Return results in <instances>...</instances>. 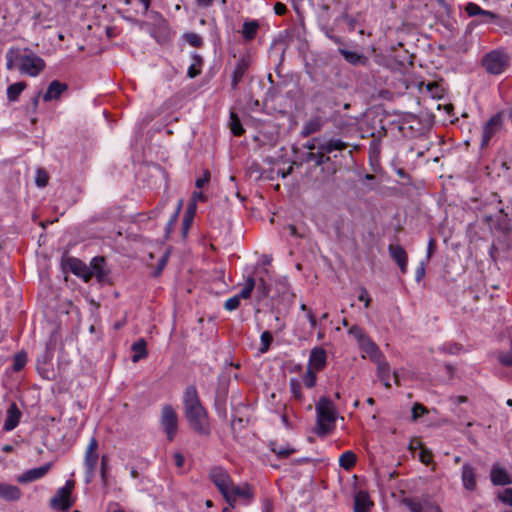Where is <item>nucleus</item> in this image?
I'll list each match as a JSON object with an SVG mask.
<instances>
[{
  "label": "nucleus",
  "instance_id": "obj_8",
  "mask_svg": "<svg viewBox=\"0 0 512 512\" xmlns=\"http://www.w3.org/2000/svg\"><path fill=\"white\" fill-rule=\"evenodd\" d=\"M482 64L487 72L498 75L502 73L507 66V56L500 51H492L484 56Z\"/></svg>",
  "mask_w": 512,
  "mask_h": 512
},
{
  "label": "nucleus",
  "instance_id": "obj_29",
  "mask_svg": "<svg viewBox=\"0 0 512 512\" xmlns=\"http://www.w3.org/2000/svg\"><path fill=\"white\" fill-rule=\"evenodd\" d=\"M21 492L17 486L0 483V497L6 500H17Z\"/></svg>",
  "mask_w": 512,
  "mask_h": 512
},
{
  "label": "nucleus",
  "instance_id": "obj_30",
  "mask_svg": "<svg viewBox=\"0 0 512 512\" xmlns=\"http://www.w3.org/2000/svg\"><path fill=\"white\" fill-rule=\"evenodd\" d=\"M339 53L344 57V59L348 63H350L352 65L365 64L367 61V58L364 55L359 54L357 52L348 51L346 49L339 48Z\"/></svg>",
  "mask_w": 512,
  "mask_h": 512
},
{
  "label": "nucleus",
  "instance_id": "obj_61",
  "mask_svg": "<svg viewBox=\"0 0 512 512\" xmlns=\"http://www.w3.org/2000/svg\"><path fill=\"white\" fill-rule=\"evenodd\" d=\"M175 465L177 467H182L184 465V456L181 453H176L174 455Z\"/></svg>",
  "mask_w": 512,
  "mask_h": 512
},
{
  "label": "nucleus",
  "instance_id": "obj_40",
  "mask_svg": "<svg viewBox=\"0 0 512 512\" xmlns=\"http://www.w3.org/2000/svg\"><path fill=\"white\" fill-rule=\"evenodd\" d=\"M258 23L256 21L245 22L243 24L242 34L245 40H252L258 30Z\"/></svg>",
  "mask_w": 512,
  "mask_h": 512
},
{
  "label": "nucleus",
  "instance_id": "obj_9",
  "mask_svg": "<svg viewBox=\"0 0 512 512\" xmlns=\"http://www.w3.org/2000/svg\"><path fill=\"white\" fill-rule=\"evenodd\" d=\"M209 479L217 487L218 491L222 494L223 497L225 494H227L233 483L228 471L220 466L211 468L209 472Z\"/></svg>",
  "mask_w": 512,
  "mask_h": 512
},
{
  "label": "nucleus",
  "instance_id": "obj_34",
  "mask_svg": "<svg viewBox=\"0 0 512 512\" xmlns=\"http://www.w3.org/2000/svg\"><path fill=\"white\" fill-rule=\"evenodd\" d=\"M26 88L25 82H16L7 88V98L11 102H15L18 100L20 94L23 92V90Z\"/></svg>",
  "mask_w": 512,
  "mask_h": 512
},
{
  "label": "nucleus",
  "instance_id": "obj_31",
  "mask_svg": "<svg viewBox=\"0 0 512 512\" xmlns=\"http://www.w3.org/2000/svg\"><path fill=\"white\" fill-rule=\"evenodd\" d=\"M465 11L470 17L477 16V15L485 16L489 19H495L497 17L496 14H494L493 12L483 10L479 5H477L473 2H469L466 5Z\"/></svg>",
  "mask_w": 512,
  "mask_h": 512
},
{
  "label": "nucleus",
  "instance_id": "obj_5",
  "mask_svg": "<svg viewBox=\"0 0 512 512\" xmlns=\"http://www.w3.org/2000/svg\"><path fill=\"white\" fill-rule=\"evenodd\" d=\"M505 113L500 111L493 115L484 125L482 131L481 148L489 145L490 140L499 133L504 126Z\"/></svg>",
  "mask_w": 512,
  "mask_h": 512
},
{
  "label": "nucleus",
  "instance_id": "obj_16",
  "mask_svg": "<svg viewBox=\"0 0 512 512\" xmlns=\"http://www.w3.org/2000/svg\"><path fill=\"white\" fill-rule=\"evenodd\" d=\"M51 467H52V463L49 462L43 466L27 470L26 472H24L23 474H21L18 477V482L28 483V482H33L35 480L41 479L48 473V471L51 469Z\"/></svg>",
  "mask_w": 512,
  "mask_h": 512
},
{
  "label": "nucleus",
  "instance_id": "obj_23",
  "mask_svg": "<svg viewBox=\"0 0 512 512\" xmlns=\"http://www.w3.org/2000/svg\"><path fill=\"white\" fill-rule=\"evenodd\" d=\"M377 365V377L383 383L386 388L391 387L390 375L391 368L389 363L386 361L385 356L374 362Z\"/></svg>",
  "mask_w": 512,
  "mask_h": 512
},
{
  "label": "nucleus",
  "instance_id": "obj_2",
  "mask_svg": "<svg viewBox=\"0 0 512 512\" xmlns=\"http://www.w3.org/2000/svg\"><path fill=\"white\" fill-rule=\"evenodd\" d=\"M45 68V61L30 51L25 49V53L21 54L20 64L18 65L19 72L31 77L38 76Z\"/></svg>",
  "mask_w": 512,
  "mask_h": 512
},
{
  "label": "nucleus",
  "instance_id": "obj_63",
  "mask_svg": "<svg viewBox=\"0 0 512 512\" xmlns=\"http://www.w3.org/2000/svg\"><path fill=\"white\" fill-rule=\"evenodd\" d=\"M292 166H290L287 170L278 171V175H280L282 178H286L289 174L292 173Z\"/></svg>",
  "mask_w": 512,
  "mask_h": 512
},
{
  "label": "nucleus",
  "instance_id": "obj_32",
  "mask_svg": "<svg viewBox=\"0 0 512 512\" xmlns=\"http://www.w3.org/2000/svg\"><path fill=\"white\" fill-rule=\"evenodd\" d=\"M6 68L12 70L15 68L16 63L20 64L21 53L19 48L11 47L5 55Z\"/></svg>",
  "mask_w": 512,
  "mask_h": 512
},
{
  "label": "nucleus",
  "instance_id": "obj_54",
  "mask_svg": "<svg viewBox=\"0 0 512 512\" xmlns=\"http://www.w3.org/2000/svg\"><path fill=\"white\" fill-rule=\"evenodd\" d=\"M461 350L460 345L454 343V344H447L443 346V351L449 353V354H456Z\"/></svg>",
  "mask_w": 512,
  "mask_h": 512
},
{
  "label": "nucleus",
  "instance_id": "obj_33",
  "mask_svg": "<svg viewBox=\"0 0 512 512\" xmlns=\"http://www.w3.org/2000/svg\"><path fill=\"white\" fill-rule=\"evenodd\" d=\"M364 350L373 362L378 361L384 357L378 346L368 338L364 340Z\"/></svg>",
  "mask_w": 512,
  "mask_h": 512
},
{
  "label": "nucleus",
  "instance_id": "obj_19",
  "mask_svg": "<svg viewBox=\"0 0 512 512\" xmlns=\"http://www.w3.org/2000/svg\"><path fill=\"white\" fill-rule=\"evenodd\" d=\"M21 415L22 413L17 407L16 403H11L6 412V419L3 425V429L5 431H12L15 429L19 424Z\"/></svg>",
  "mask_w": 512,
  "mask_h": 512
},
{
  "label": "nucleus",
  "instance_id": "obj_26",
  "mask_svg": "<svg viewBox=\"0 0 512 512\" xmlns=\"http://www.w3.org/2000/svg\"><path fill=\"white\" fill-rule=\"evenodd\" d=\"M372 502L369 499L368 494L359 492L354 498V511L355 512H368Z\"/></svg>",
  "mask_w": 512,
  "mask_h": 512
},
{
  "label": "nucleus",
  "instance_id": "obj_55",
  "mask_svg": "<svg viewBox=\"0 0 512 512\" xmlns=\"http://www.w3.org/2000/svg\"><path fill=\"white\" fill-rule=\"evenodd\" d=\"M424 276H425V267H424V263L421 262L415 271V279L417 282H420Z\"/></svg>",
  "mask_w": 512,
  "mask_h": 512
},
{
  "label": "nucleus",
  "instance_id": "obj_28",
  "mask_svg": "<svg viewBox=\"0 0 512 512\" xmlns=\"http://www.w3.org/2000/svg\"><path fill=\"white\" fill-rule=\"evenodd\" d=\"M147 344L143 338L138 339L136 342L132 344V351L134 352L132 356V361L134 363L138 362L141 359L147 357Z\"/></svg>",
  "mask_w": 512,
  "mask_h": 512
},
{
  "label": "nucleus",
  "instance_id": "obj_45",
  "mask_svg": "<svg viewBox=\"0 0 512 512\" xmlns=\"http://www.w3.org/2000/svg\"><path fill=\"white\" fill-rule=\"evenodd\" d=\"M27 362V356L25 353H18L14 356L13 370L18 372L22 370Z\"/></svg>",
  "mask_w": 512,
  "mask_h": 512
},
{
  "label": "nucleus",
  "instance_id": "obj_44",
  "mask_svg": "<svg viewBox=\"0 0 512 512\" xmlns=\"http://www.w3.org/2000/svg\"><path fill=\"white\" fill-rule=\"evenodd\" d=\"M260 339H261L260 352L265 353L269 350L270 345L272 343V340H273L272 334L269 331H264L261 334Z\"/></svg>",
  "mask_w": 512,
  "mask_h": 512
},
{
  "label": "nucleus",
  "instance_id": "obj_14",
  "mask_svg": "<svg viewBox=\"0 0 512 512\" xmlns=\"http://www.w3.org/2000/svg\"><path fill=\"white\" fill-rule=\"evenodd\" d=\"M326 361V351L321 347H315L311 350L307 368L315 371H321L325 368Z\"/></svg>",
  "mask_w": 512,
  "mask_h": 512
},
{
  "label": "nucleus",
  "instance_id": "obj_1",
  "mask_svg": "<svg viewBox=\"0 0 512 512\" xmlns=\"http://www.w3.org/2000/svg\"><path fill=\"white\" fill-rule=\"evenodd\" d=\"M317 422L314 428V433L319 437L329 435L335 429V422L337 419V410L332 402L327 397H321L315 406Z\"/></svg>",
  "mask_w": 512,
  "mask_h": 512
},
{
  "label": "nucleus",
  "instance_id": "obj_12",
  "mask_svg": "<svg viewBox=\"0 0 512 512\" xmlns=\"http://www.w3.org/2000/svg\"><path fill=\"white\" fill-rule=\"evenodd\" d=\"M91 278L95 277L97 282L103 284L109 281L110 269L107 267L103 256H96L90 262Z\"/></svg>",
  "mask_w": 512,
  "mask_h": 512
},
{
  "label": "nucleus",
  "instance_id": "obj_24",
  "mask_svg": "<svg viewBox=\"0 0 512 512\" xmlns=\"http://www.w3.org/2000/svg\"><path fill=\"white\" fill-rule=\"evenodd\" d=\"M490 478H491V482L494 485L505 486V485H509L512 483V480H511L510 476L508 475V473L498 465H494L492 467L491 473H490Z\"/></svg>",
  "mask_w": 512,
  "mask_h": 512
},
{
  "label": "nucleus",
  "instance_id": "obj_38",
  "mask_svg": "<svg viewBox=\"0 0 512 512\" xmlns=\"http://www.w3.org/2000/svg\"><path fill=\"white\" fill-rule=\"evenodd\" d=\"M230 130L234 136H241L244 133V128L240 122L239 117L235 112H231L230 114V122H229Z\"/></svg>",
  "mask_w": 512,
  "mask_h": 512
},
{
  "label": "nucleus",
  "instance_id": "obj_27",
  "mask_svg": "<svg viewBox=\"0 0 512 512\" xmlns=\"http://www.w3.org/2000/svg\"><path fill=\"white\" fill-rule=\"evenodd\" d=\"M261 273L263 274V276L259 277L257 280H256V291H257V294L260 295V298H264V297H267L270 293V284L268 283V281L266 280L265 277H268L269 276V270L264 268Z\"/></svg>",
  "mask_w": 512,
  "mask_h": 512
},
{
  "label": "nucleus",
  "instance_id": "obj_18",
  "mask_svg": "<svg viewBox=\"0 0 512 512\" xmlns=\"http://www.w3.org/2000/svg\"><path fill=\"white\" fill-rule=\"evenodd\" d=\"M183 404L185 413L193 411L196 408L202 407L195 386L191 385L186 388L183 397Z\"/></svg>",
  "mask_w": 512,
  "mask_h": 512
},
{
  "label": "nucleus",
  "instance_id": "obj_4",
  "mask_svg": "<svg viewBox=\"0 0 512 512\" xmlns=\"http://www.w3.org/2000/svg\"><path fill=\"white\" fill-rule=\"evenodd\" d=\"M191 428L198 434L208 436L211 432L208 415L205 408L199 407L185 413Z\"/></svg>",
  "mask_w": 512,
  "mask_h": 512
},
{
  "label": "nucleus",
  "instance_id": "obj_22",
  "mask_svg": "<svg viewBox=\"0 0 512 512\" xmlns=\"http://www.w3.org/2000/svg\"><path fill=\"white\" fill-rule=\"evenodd\" d=\"M404 504L407 506L410 512H442L439 506L430 502L421 503L416 500L405 499Z\"/></svg>",
  "mask_w": 512,
  "mask_h": 512
},
{
  "label": "nucleus",
  "instance_id": "obj_42",
  "mask_svg": "<svg viewBox=\"0 0 512 512\" xmlns=\"http://www.w3.org/2000/svg\"><path fill=\"white\" fill-rule=\"evenodd\" d=\"M49 181L48 173L42 169L38 168L35 173V183L38 187L44 188Z\"/></svg>",
  "mask_w": 512,
  "mask_h": 512
},
{
  "label": "nucleus",
  "instance_id": "obj_25",
  "mask_svg": "<svg viewBox=\"0 0 512 512\" xmlns=\"http://www.w3.org/2000/svg\"><path fill=\"white\" fill-rule=\"evenodd\" d=\"M249 69V61L245 58H241L234 69L233 76H232V87L236 88L238 83L242 80L245 73Z\"/></svg>",
  "mask_w": 512,
  "mask_h": 512
},
{
  "label": "nucleus",
  "instance_id": "obj_53",
  "mask_svg": "<svg viewBox=\"0 0 512 512\" xmlns=\"http://www.w3.org/2000/svg\"><path fill=\"white\" fill-rule=\"evenodd\" d=\"M210 179V172L206 170L202 177L198 178L195 182V185L197 188L204 187Z\"/></svg>",
  "mask_w": 512,
  "mask_h": 512
},
{
  "label": "nucleus",
  "instance_id": "obj_36",
  "mask_svg": "<svg viewBox=\"0 0 512 512\" xmlns=\"http://www.w3.org/2000/svg\"><path fill=\"white\" fill-rule=\"evenodd\" d=\"M356 454L352 451H345L339 457V465L345 469L350 470L356 463Z\"/></svg>",
  "mask_w": 512,
  "mask_h": 512
},
{
  "label": "nucleus",
  "instance_id": "obj_21",
  "mask_svg": "<svg viewBox=\"0 0 512 512\" xmlns=\"http://www.w3.org/2000/svg\"><path fill=\"white\" fill-rule=\"evenodd\" d=\"M68 89L67 84L62 83L58 80L52 81L48 88L46 93L43 95V100L45 102H50L52 100H58L63 92H65Z\"/></svg>",
  "mask_w": 512,
  "mask_h": 512
},
{
  "label": "nucleus",
  "instance_id": "obj_35",
  "mask_svg": "<svg viewBox=\"0 0 512 512\" xmlns=\"http://www.w3.org/2000/svg\"><path fill=\"white\" fill-rule=\"evenodd\" d=\"M305 160L307 162H314L316 166H322L323 164L330 162L331 158L318 150L317 152H308Z\"/></svg>",
  "mask_w": 512,
  "mask_h": 512
},
{
  "label": "nucleus",
  "instance_id": "obj_51",
  "mask_svg": "<svg viewBox=\"0 0 512 512\" xmlns=\"http://www.w3.org/2000/svg\"><path fill=\"white\" fill-rule=\"evenodd\" d=\"M349 333L354 335L360 341H364L367 339L363 330L356 325H354L350 328Z\"/></svg>",
  "mask_w": 512,
  "mask_h": 512
},
{
  "label": "nucleus",
  "instance_id": "obj_59",
  "mask_svg": "<svg viewBox=\"0 0 512 512\" xmlns=\"http://www.w3.org/2000/svg\"><path fill=\"white\" fill-rule=\"evenodd\" d=\"M306 317H307L308 321L310 322L311 328L312 329L316 328L317 320H316V317H315L314 313L312 312V310H308Z\"/></svg>",
  "mask_w": 512,
  "mask_h": 512
},
{
  "label": "nucleus",
  "instance_id": "obj_48",
  "mask_svg": "<svg viewBox=\"0 0 512 512\" xmlns=\"http://www.w3.org/2000/svg\"><path fill=\"white\" fill-rule=\"evenodd\" d=\"M187 42L193 47H200L203 44L202 37L197 33L186 34Z\"/></svg>",
  "mask_w": 512,
  "mask_h": 512
},
{
  "label": "nucleus",
  "instance_id": "obj_41",
  "mask_svg": "<svg viewBox=\"0 0 512 512\" xmlns=\"http://www.w3.org/2000/svg\"><path fill=\"white\" fill-rule=\"evenodd\" d=\"M289 387H290V392H291L292 396L296 400L302 401L303 394H302V387H301L300 381L297 378H291L290 382H289Z\"/></svg>",
  "mask_w": 512,
  "mask_h": 512
},
{
  "label": "nucleus",
  "instance_id": "obj_17",
  "mask_svg": "<svg viewBox=\"0 0 512 512\" xmlns=\"http://www.w3.org/2000/svg\"><path fill=\"white\" fill-rule=\"evenodd\" d=\"M326 121L321 116H312L309 118L303 125L300 135L302 137H308L311 134L319 132L323 126L325 125Z\"/></svg>",
  "mask_w": 512,
  "mask_h": 512
},
{
  "label": "nucleus",
  "instance_id": "obj_13",
  "mask_svg": "<svg viewBox=\"0 0 512 512\" xmlns=\"http://www.w3.org/2000/svg\"><path fill=\"white\" fill-rule=\"evenodd\" d=\"M477 469L469 462L462 466L461 480L463 487L468 491H475L477 488Z\"/></svg>",
  "mask_w": 512,
  "mask_h": 512
},
{
  "label": "nucleus",
  "instance_id": "obj_37",
  "mask_svg": "<svg viewBox=\"0 0 512 512\" xmlns=\"http://www.w3.org/2000/svg\"><path fill=\"white\" fill-rule=\"evenodd\" d=\"M270 449L279 458H287L296 451L294 448H291L289 445L278 446L276 442H270Z\"/></svg>",
  "mask_w": 512,
  "mask_h": 512
},
{
  "label": "nucleus",
  "instance_id": "obj_57",
  "mask_svg": "<svg viewBox=\"0 0 512 512\" xmlns=\"http://www.w3.org/2000/svg\"><path fill=\"white\" fill-rule=\"evenodd\" d=\"M274 11H275V14H277V15H284L287 11V7L285 4H283L281 2H277L274 5Z\"/></svg>",
  "mask_w": 512,
  "mask_h": 512
},
{
  "label": "nucleus",
  "instance_id": "obj_49",
  "mask_svg": "<svg viewBox=\"0 0 512 512\" xmlns=\"http://www.w3.org/2000/svg\"><path fill=\"white\" fill-rule=\"evenodd\" d=\"M499 500L503 503L512 506V488H506L498 494Z\"/></svg>",
  "mask_w": 512,
  "mask_h": 512
},
{
  "label": "nucleus",
  "instance_id": "obj_20",
  "mask_svg": "<svg viewBox=\"0 0 512 512\" xmlns=\"http://www.w3.org/2000/svg\"><path fill=\"white\" fill-rule=\"evenodd\" d=\"M348 147V143L342 141L339 138L325 139L321 137L319 143V150L325 155L332 153L333 151H342Z\"/></svg>",
  "mask_w": 512,
  "mask_h": 512
},
{
  "label": "nucleus",
  "instance_id": "obj_52",
  "mask_svg": "<svg viewBox=\"0 0 512 512\" xmlns=\"http://www.w3.org/2000/svg\"><path fill=\"white\" fill-rule=\"evenodd\" d=\"M180 207H181V204H179L177 210L174 212V214L171 216L170 220L168 221V223L166 225L167 233H170L172 231V228H173V226L175 225V223L177 221L178 214H179V211H180Z\"/></svg>",
  "mask_w": 512,
  "mask_h": 512
},
{
  "label": "nucleus",
  "instance_id": "obj_64",
  "mask_svg": "<svg viewBox=\"0 0 512 512\" xmlns=\"http://www.w3.org/2000/svg\"><path fill=\"white\" fill-rule=\"evenodd\" d=\"M286 229L289 231V234L291 236H295V237L299 236L298 233H297V229H296V227L294 225H288L286 227Z\"/></svg>",
  "mask_w": 512,
  "mask_h": 512
},
{
  "label": "nucleus",
  "instance_id": "obj_50",
  "mask_svg": "<svg viewBox=\"0 0 512 512\" xmlns=\"http://www.w3.org/2000/svg\"><path fill=\"white\" fill-rule=\"evenodd\" d=\"M321 142V137H314L311 140L307 141L303 146L309 152H313L315 149L319 150V143Z\"/></svg>",
  "mask_w": 512,
  "mask_h": 512
},
{
  "label": "nucleus",
  "instance_id": "obj_7",
  "mask_svg": "<svg viewBox=\"0 0 512 512\" xmlns=\"http://www.w3.org/2000/svg\"><path fill=\"white\" fill-rule=\"evenodd\" d=\"M160 423L167 434V439L172 441L178 431V416L171 405H165L161 411Z\"/></svg>",
  "mask_w": 512,
  "mask_h": 512
},
{
  "label": "nucleus",
  "instance_id": "obj_15",
  "mask_svg": "<svg viewBox=\"0 0 512 512\" xmlns=\"http://www.w3.org/2000/svg\"><path fill=\"white\" fill-rule=\"evenodd\" d=\"M390 257L397 263L401 272L404 274L407 272L408 266V255L405 249L401 245H389L388 247Z\"/></svg>",
  "mask_w": 512,
  "mask_h": 512
},
{
  "label": "nucleus",
  "instance_id": "obj_56",
  "mask_svg": "<svg viewBox=\"0 0 512 512\" xmlns=\"http://www.w3.org/2000/svg\"><path fill=\"white\" fill-rule=\"evenodd\" d=\"M358 300L359 301H363L365 303V307L369 306V304L371 302V298L369 297L368 292H367L366 289H362L361 290V293L358 296Z\"/></svg>",
  "mask_w": 512,
  "mask_h": 512
},
{
  "label": "nucleus",
  "instance_id": "obj_46",
  "mask_svg": "<svg viewBox=\"0 0 512 512\" xmlns=\"http://www.w3.org/2000/svg\"><path fill=\"white\" fill-rule=\"evenodd\" d=\"M427 413H428V410L424 405H422L420 403H415L412 408V420L416 421L420 416L427 414Z\"/></svg>",
  "mask_w": 512,
  "mask_h": 512
},
{
  "label": "nucleus",
  "instance_id": "obj_58",
  "mask_svg": "<svg viewBox=\"0 0 512 512\" xmlns=\"http://www.w3.org/2000/svg\"><path fill=\"white\" fill-rule=\"evenodd\" d=\"M106 464H107V457L104 455L101 459V478L103 482H106Z\"/></svg>",
  "mask_w": 512,
  "mask_h": 512
},
{
  "label": "nucleus",
  "instance_id": "obj_10",
  "mask_svg": "<svg viewBox=\"0 0 512 512\" xmlns=\"http://www.w3.org/2000/svg\"><path fill=\"white\" fill-rule=\"evenodd\" d=\"M62 267L64 270H70L74 275L83 279L84 282L91 280L90 268L83 261L75 257H63Z\"/></svg>",
  "mask_w": 512,
  "mask_h": 512
},
{
  "label": "nucleus",
  "instance_id": "obj_47",
  "mask_svg": "<svg viewBox=\"0 0 512 512\" xmlns=\"http://www.w3.org/2000/svg\"><path fill=\"white\" fill-rule=\"evenodd\" d=\"M241 300L237 295H234L233 297L227 299L224 303V308L227 311H234L240 306Z\"/></svg>",
  "mask_w": 512,
  "mask_h": 512
},
{
  "label": "nucleus",
  "instance_id": "obj_39",
  "mask_svg": "<svg viewBox=\"0 0 512 512\" xmlns=\"http://www.w3.org/2000/svg\"><path fill=\"white\" fill-rule=\"evenodd\" d=\"M256 286V280L253 277H248L244 287L241 289L237 296L239 299H248L251 297L252 291Z\"/></svg>",
  "mask_w": 512,
  "mask_h": 512
},
{
  "label": "nucleus",
  "instance_id": "obj_43",
  "mask_svg": "<svg viewBox=\"0 0 512 512\" xmlns=\"http://www.w3.org/2000/svg\"><path fill=\"white\" fill-rule=\"evenodd\" d=\"M315 370L307 368L306 373L303 376V383L308 388H313L316 385L317 377Z\"/></svg>",
  "mask_w": 512,
  "mask_h": 512
},
{
  "label": "nucleus",
  "instance_id": "obj_11",
  "mask_svg": "<svg viewBox=\"0 0 512 512\" xmlns=\"http://www.w3.org/2000/svg\"><path fill=\"white\" fill-rule=\"evenodd\" d=\"M225 500L228 502L231 508L235 507V503L238 498H242L245 500H251L253 498V490L251 486L247 483L242 486L235 485L232 483L229 488L227 494L224 496Z\"/></svg>",
  "mask_w": 512,
  "mask_h": 512
},
{
  "label": "nucleus",
  "instance_id": "obj_6",
  "mask_svg": "<svg viewBox=\"0 0 512 512\" xmlns=\"http://www.w3.org/2000/svg\"><path fill=\"white\" fill-rule=\"evenodd\" d=\"M98 442L92 437L85 451L84 466H85V481L90 483L95 476L99 455L97 453Z\"/></svg>",
  "mask_w": 512,
  "mask_h": 512
},
{
  "label": "nucleus",
  "instance_id": "obj_62",
  "mask_svg": "<svg viewBox=\"0 0 512 512\" xmlns=\"http://www.w3.org/2000/svg\"><path fill=\"white\" fill-rule=\"evenodd\" d=\"M436 247V244H435V241L434 239H430L429 243H428V247H427V256L428 258L431 256V254L433 253L434 249Z\"/></svg>",
  "mask_w": 512,
  "mask_h": 512
},
{
  "label": "nucleus",
  "instance_id": "obj_3",
  "mask_svg": "<svg viewBox=\"0 0 512 512\" xmlns=\"http://www.w3.org/2000/svg\"><path fill=\"white\" fill-rule=\"evenodd\" d=\"M75 482L67 480L65 485L59 488L55 495L50 499V507L61 511H67L74 504L72 498V491L74 490Z\"/></svg>",
  "mask_w": 512,
  "mask_h": 512
},
{
  "label": "nucleus",
  "instance_id": "obj_60",
  "mask_svg": "<svg viewBox=\"0 0 512 512\" xmlns=\"http://www.w3.org/2000/svg\"><path fill=\"white\" fill-rule=\"evenodd\" d=\"M200 74V70L199 69H196V66L195 64H192L189 68H188V71H187V75L189 78H195L196 76H198Z\"/></svg>",
  "mask_w": 512,
  "mask_h": 512
}]
</instances>
